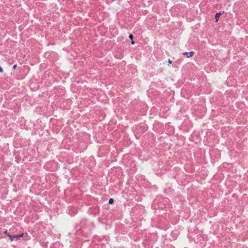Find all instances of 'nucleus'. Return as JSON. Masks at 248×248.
I'll return each mask as SVG.
<instances>
[{
  "label": "nucleus",
  "mask_w": 248,
  "mask_h": 248,
  "mask_svg": "<svg viewBox=\"0 0 248 248\" xmlns=\"http://www.w3.org/2000/svg\"><path fill=\"white\" fill-rule=\"evenodd\" d=\"M194 53V52L193 51H190L189 52H185L183 54L186 55L187 58H190L193 56Z\"/></svg>",
  "instance_id": "nucleus-1"
},
{
  "label": "nucleus",
  "mask_w": 248,
  "mask_h": 248,
  "mask_svg": "<svg viewBox=\"0 0 248 248\" xmlns=\"http://www.w3.org/2000/svg\"><path fill=\"white\" fill-rule=\"evenodd\" d=\"M24 235V233H22V234H19V235L12 236L11 240V241H13V240H14L13 239L14 238H17V239H19L20 237H22Z\"/></svg>",
  "instance_id": "nucleus-2"
},
{
  "label": "nucleus",
  "mask_w": 248,
  "mask_h": 248,
  "mask_svg": "<svg viewBox=\"0 0 248 248\" xmlns=\"http://www.w3.org/2000/svg\"><path fill=\"white\" fill-rule=\"evenodd\" d=\"M221 14V13H218L216 14V16H215L216 22H217V21L218 20Z\"/></svg>",
  "instance_id": "nucleus-3"
},
{
  "label": "nucleus",
  "mask_w": 248,
  "mask_h": 248,
  "mask_svg": "<svg viewBox=\"0 0 248 248\" xmlns=\"http://www.w3.org/2000/svg\"><path fill=\"white\" fill-rule=\"evenodd\" d=\"M4 233L5 234H6L9 237H10L11 239V237H12V235H11L10 234H9L8 233V232L7 231H5Z\"/></svg>",
  "instance_id": "nucleus-4"
},
{
  "label": "nucleus",
  "mask_w": 248,
  "mask_h": 248,
  "mask_svg": "<svg viewBox=\"0 0 248 248\" xmlns=\"http://www.w3.org/2000/svg\"><path fill=\"white\" fill-rule=\"evenodd\" d=\"M113 202V200L112 199H110L108 201L109 204H112Z\"/></svg>",
  "instance_id": "nucleus-5"
},
{
  "label": "nucleus",
  "mask_w": 248,
  "mask_h": 248,
  "mask_svg": "<svg viewBox=\"0 0 248 248\" xmlns=\"http://www.w3.org/2000/svg\"><path fill=\"white\" fill-rule=\"evenodd\" d=\"M129 38L132 40L133 38V36L132 34H130L129 36Z\"/></svg>",
  "instance_id": "nucleus-6"
},
{
  "label": "nucleus",
  "mask_w": 248,
  "mask_h": 248,
  "mask_svg": "<svg viewBox=\"0 0 248 248\" xmlns=\"http://www.w3.org/2000/svg\"><path fill=\"white\" fill-rule=\"evenodd\" d=\"M168 62L169 64H171L172 63V61L170 60V59H169L168 60Z\"/></svg>",
  "instance_id": "nucleus-7"
},
{
  "label": "nucleus",
  "mask_w": 248,
  "mask_h": 248,
  "mask_svg": "<svg viewBox=\"0 0 248 248\" xmlns=\"http://www.w3.org/2000/svg\"><path fill=\"white\" fill-rule=\"evenodd\" d=\"M0 72H3V69L1 66H0Z\"/></svg>",
  "instance_id": "nucleus-8"
},
{
  "label": "nucleus",
  "mask_w": 248,
  "mask_h": 248,
  "mask_svg": "<svg viewBox=\"0 0 248 248\" xmlns=\"http://www.w3.org/2000/svg\"><path fill=\"white\" fill-rule=\"evenodd\" d=\"M17 67V65L16 64H15L14 66H13V68L15 69Z\"/></svg>",
  "instance_id": "nucleus-9"
},
{
  "label": "nucleus",
  "mask_w": 248,
  "mask_h": 248,
  "mask_svg": "<svg viewBox=\"0 0 248 248\" xmlns=\"http://www.w3.org/2000/svg\"><path fill=\"white\" fill-rule=\"evenodd\" d=\"M134 44H135V42L133 40H131V44L134 45Z\"/></svg>",
  "instance_id": "nucleus-10"
}]
</instances>
